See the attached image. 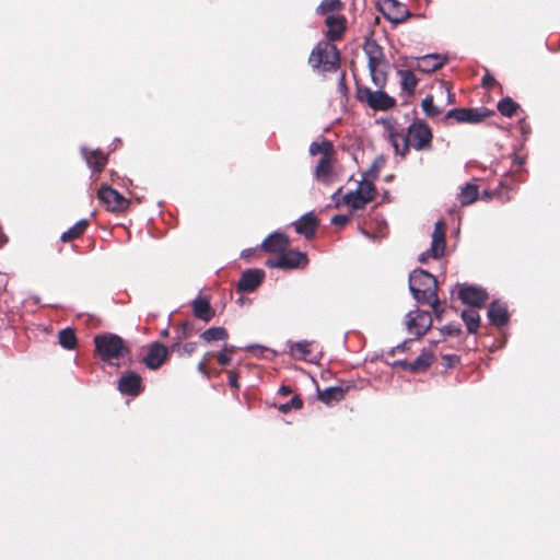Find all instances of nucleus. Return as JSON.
<instances>
[{"mask_svg": "<svg viewBox=\"0 0 560 560\" xmlns=\"http://www.w3.org/2000/svg\"><path fill=\"white\" fill-rule=\"evenodd\" d=\"M409 291L419 304H427L438 295V280L429 271L418 268L409 275Z\"/></svg>", "mask_w": 560, "mask_h": 560, "instance_id": "f257e3e1", "label": "nucleus"}, {"mask_svg": "<svg viewBox=\"0 0 560 560\" xmlns=\"http://www.w3.org/2000/svg\"><path fill=\"white\" fill-rule=\"evenodd\" d=\"M95 352L102 361L112 364L114 360H119L130 350L125 340L118 335L105 332L94 337Z\"/></svg>", "mask_w": 560, "mask_h": 560, "instance_id": "f03ea898", "label": "nucleus"}, {"mask_svg": "<svg viewBox=\"0 0 560 560\" xmlns=\"http://www.w3.org/2000/svg\"><path fill=\"white\" fill-rule=\"evenodd\" d=\"M308 62L316 71L332 72L339 67L340 55L332 43L319 42L312 50Z\"/></svg>", "mask_w": 560, "mask_h": 560, "instance_id": "7ed1b4c3", "label": "nucleus"}, {"mask_svg": "<svg viewBox=\"0 0 560 560\" xmlns=\"http://www.w3.org/2000/svg\"><path fill=\"white\" fill-rule=\"evenodd\" d=\"M357 98L375 112L389 110L396 105V100L388 95L384 89L373 91L368 86H359L357 89Z\"/></svg>", "mask_w": 560, "mask_h": 560, "instance_id": "20e7f679", "label": "nucleus"}, {"mask_svg": "<svg viewBox=\"0 0 560 560\" xmlns=\"http://www.w3.org/2000/svg\"><path fill=\"white\" fill-rule=\"evenodd\" d=\"M494 112L487 107H462L452 108L443 117V122H447L448 119L453 118L456 122L460 124H479L485 118L493 115Z\"/></svg>", "mask_w": 560, "mask_h": 560, "instance_id": "39448f33", "label": "nucleus"}, {"mask_svg": "<svg viewBox=\"0 0 560 560\" xmlns=\"http://www.w3.org/2000/svg\"><path fill=\"white\" fill-rule=\"evenodd\" d=\"M432 138V130L423 120H415L408 127L406 139L417 151L431 148Z\"/></svg>", "mask_w": 560, "mask_h": 560, "instance_id": "423d86ee", "label": "nucleus"}, {"mask_svg": "<svg viewBox=\"0 0 560 560\" xmlns=\"http://www.w3.org/2000/svg\"><path fill=\"white\" fill-rule=\"evenodd\" d=\"M100 201L105 206L106 210L113 213H124L130 206V200L125 198L116 189L108 185H102L97 191Z\"/></svg>", "mask_w": 560, "mask_h": 560, "instance_id": "0eeeda50", "label": "nucleus"}, {"mask_svg": "<svg viewBox=\"0 0 560 560\" xmlns=\"http://www.w3.org/2000/svg\"><path fill=\"white\" fill-rule=\"evenodd\" d=\"M290 238L282 233V270L283 269H304L308 265L307 254L296 249L289 248Z\"/></svg>", "mask_w": 560, "mask_h": 560, "instance_id": "6e6552de", "label": "nucleus"}, {"mask_svg": "<svg viewBox=\"0 0 560 560\" xmlns=\"http://www.w3.org/2000/svg\"><path fill=\"white\" fill-rule=\"evenodd\" d=\"M407 329L417 338L423 336L432 325L431 314L428 311L416 308L407 314Z\"/></svg>", "mask_w": 560, "mask_h": 560, "instance_id": "1a4fd4ad", "label": "nucleus"}, {"mask_svg": "<svg viewBox=\"0 0 560 560\" xmlns=\"http://www.w3.org/2000/svg\"><path fill=\"white\" fill-rule=\"evenodd\" d=\"M378 7L383 16L394 24L402 23L410 16L406 4L398 0H381Z\"/></svg>", "mask_w": 560, "mask_h": 560, "instance_id": "9d476101", "label": "nucleus"}, {"mask_svg": "<svg viewBox=\"0 0 560 560\" xmlns=\"http://www.w3.org/2000/svg\"><path fill=\"white\" fill-rule=\"evenodd\" d=\"M458 298L459 300L474 308L483 306L488 299V293L485 289L472 284H459Z\"/></svg>", "mask_w": 560, "mask_h": 560, "instance_id": "9b49d317", "label": "nucleus"}, {"mask_svg": "<svg viewBox=\"0 0 560 560\" xmlns=\"http://www.w3.org/2000/svg\"><path fill=\"white\" fill-rule=\"evenodd\" d=\"M168 357V348L155 341L150 343L148 353L142 361L148 369L158 370L167 361Z\"/></svg>", "mask_w": 560, "mask_h": 560, "instance_id": "f8f14e48", "label": "nucleus"}, {"mask_svg": "<svg viewBox=\"0 0 560 560\" xmlns=\"http://www.w3.org/2000/svg\"><path fill=\"white\" fill-rule=\"evenodd\" d=\"M318 224V219L310 211L291 222L290 225L293 226L298 234L304 236L306 240H312L316 234Z\"/></svg>", "mask_w": 560, "mask_h": 560, "instance_id": "ddd939ff", "label": "nucleus"}, {"mask_svg": "<svg viewBox=\"0 0 560 560\" xmlns=\"http://www.w3.org/2000/svg\"><path fill=\"white\" fill-rule=\"evenodd\" d=\"M142 378L135 372H128L118 381V390L122 395L138 396L143 392Z\"/></svg>", "mask_w": 560, "mask_h": 560, "instance_id": "4468645a", "label": "nucleus"}, {"mask_svg": "<svg viewBox=\"0 0 560 560\" xmlns=\"http://www.w3.org/2000/svg\"><path fill=\"white\" fill-rule=\"evenodd\" d=\"M80 152L93 174H100L104 171L108 156L101 149L81 148Z\"/></svg>", "mask_w": 560, "mask_h": 560, "instance_id": "2eb2a0df", "label": "nucleus"}, {"mask_svg": "<svg viewBox=\"0 0 560 560\" xmlns=\"http://www.w3.org/2000/svg\"><path fill=\"white\" fill-rule=\"evenodd\" d=\"M314 179L323 185H330L334 182V156H320L313 171Z\"/></svg>", "mask_w": 560, "mask_h": 560, "instance_id": "dca6fc26", "label": "nucleus"}, {"mask_svg": "<svg viewBox=\"0 0 560 560\" xmlns=\"http://www.w3.org/2000/svg\"><path fill=\"white\" fill-rule=\"evenodd\" d=\"M264 278L262 270L247 269L241 275L236 289L238 292H253L261 284Z\"/></svg>", "mask_w": 560, "mask_h": 560, "instance_id": "f3484780", "label": "nucleus"}, {"mask_svg": "<svg viewBox=\"0 0 560 560\" xmlns=\"http://www.w3.org/2000/svg\"><path fill=\"white\" fill-rule=\"evenodd\" d=\"M487 316L491 325L499 328L505 326L510 320L508 305L499 300L492 301L488 307Z\"/></svg>", "mask_w": 560, "mask_h": 560, "instance_id": "a211bd4d", "label": "nucleus"}, {"mask_svg": "<svg viewBox=\"0 0 560 560\" xmlns=\"http://www.w3.org/2000/svg\"><path fill=\"white\" fill-rule=\"evenodd\" d=\"M446 61L447 58L445 56H441L439 54H430L417 58L416 68L421 72L430 73L441 68Z\"/></svg>", "mask_w": 560, "mask_h": 560, "instance_id": "6ab92c4d", "label": "nucleus"}, {"mask_svg": "<svg viewBox=\"0 0 560 560\" xmlns=\"http://www.w3.org/2000/svg\"><path fill=\"white\" fill-rule=\"evenodd\" d=\"M328 27L326 36L330 42L339 40L346 30L345 18L340 15H328L325 20Z\"/></svg>", "mask_w": 560, "mask_h": 560, "instance_id": "aec40b11", "label": "nucleus"}, {"mask_svg": "<svg viewBox=\"0 0 560 560\" xmlns=\"http://www.w3.org/2000/svg\"><path fill=\"white\" fill-rule=\"evenodd\" d=\"M445 246H446V241H445V232H444V222L439 220L434 224L430 252L434 253V254H444Z\"/></svg>", "mask_w": 560, "mask_h": 560, "instance_id": "412c9836", "label": "nucleus"}, {"mask_svg": "<svg viewBox=\"0 0 560 560\" xmlns=\"http://www.w3.org/2000/svg\"><path fill=\"white\" fill-rule=\"evenodd\" d=\"M192 313L195 317L205 322H210L214 317V311L210 305V302L205 298H198L192 301Z\"/></svg>", "mask_w": 560, "mask_h": 560, "instance_id": "4be33fe9", "label": "nucleus"}, {"mask_svg": "<svg viewBox=\"0 0 560 560\" xmlns=\"http://www.w3.org/2000/svg\"><path fill=\"white\" fill-rule=\"evenodd\" d=\"M363 50L368 57V66L380 65L384 59L382 47L372 38H366Z\"/></svg>", "mask_w": 560, "mask_h": 560, "instance_id": "5701e85b", "label": "nucleus"}, {"mask_svg": "<svg viewBox=\"0 0 560 560\" xmlns=\"http://www.w3.org/2000/svg\"><path fill=\"white\" fill-rule=\"evenodd\" d=\"M90 222L88 219L79 220L73 226L63 232L60 236L62 243H69L80 238L88 230Z\"/></svg>", "mask_w": 560, "mask_h": 560, "instance_id": "b1692460", "label": "nucleus"}, {"mask_svg": "<svg viewBox=\"0 0 560 560\" xmlns=\"http://www.w3.org/2000/svg\"><path fill=\"white\" fill-rule=\"evenodd\" d=\"M308 152L312 156L320 154L322 156L328 158L335 155V147L334 143L326 139L322 138L320 141H313L310 144Z\"/></svg>", "mask_w": 560, "mask_h": 560, "instance_id": "393cba45", "label": "nucleus"}, {"mask_svg": "<svg viewBox=\"0 0 560 560\" xmlns=\"http://www.w3.org/2000/svg\"><path fill=\"white\" fill-rule=\"evenodd\" d=\"M346 389L340 386H330L318 393V399L326 405L338 402L345 398Z\"/></svg>", "mask_w": 560, "mask_h": 560, "instance_id": "a878e982", "label": "nucleus"}, {"mask_svg": "<svg viewBox=\"0 0 560 560\" xmlns=\"http://www.w3.org/2000/svg\"><path fill=\"white\" fill-rule=\"evenodd\" d=\"M460 317L469 334H477L480 325V316L476 310H464Z\"/></svg>", "mask_w": 560, "mask_h": 560, "instance_id": "bb28decb", "label": "nucleus"}, {"mask_svg": "<svg viewBox=\"0 0 560 560\" xmlns=\"http://www.w3.org/2000/svg\"><path fill=\"white\" fill-rule=\"evenodd\" d=\"M397 74L400 77V86L404 92L409 95L413 94L418 84V80L411 70H398Z\"/></svg>", "mask_w": 560, "mask_h": 560, "instance_id": "cd10ccee", "label": "nucleus"}, {"mask_svg": "<svg viewBox=\"0 0 560 560\" xmlns=\"http://www.w3.org/2000/svg\"><path fill=\"white\" fill-rule=\"evenodd\" d=\"M478 187L475 184H466L458 194V200L462 206H468L478 199Z\"/></svg>", "mask_w": 560, "mask_h": 560, "instance_id": "c85d7f7f", "label": "nucleus"}, {"mask_svg": "<svg viewBox=\"0 0 560 560\" xmlns=\"http://www.w3.org/2000/svg\"><path fill=\"white\" fill-rule=\"evenodd\" d=\"M434 361V357L431 352L422 351L417 359L410 363L409 371L410 372H420L428 370Z\"/></svg>", "mask_w": 560, "mask_h": 560, "instance_id": "c756f323", "label": "nucleus"}, {"mask_svg": "<svg viewBox=\"0 0 560 560\" xmlns=\"http://www.w3.org/2000/svg\"><path fill=\"white\" fill-rule=\"evenodd\" d=\"M287 345L289 347L290 354L299 360L305 359L306 355L311 352V343L306 340L296 342L288 341Z\"/></svg>", "mask_w": 560, "mask_h": 560, "instance_id": "7c9ffc66", "label": "nucleus"}, {"mask_svg": "<svg viewBox=\"0 0 560 560\" xmlns=\"http://www.w3.org/2000/svg\"><path fill=\"white\" fill-rule=\"evenodd\" d=\"M58 340L62 348L73 350L77 347L78 339L72 328L61 329L58 334Z\"/></svg>", "mask_w": 560, "mask_h": 560, "instance_id": "2f4dec72", "label": "nucleus"}, {"mask_svg": "<svg viewBox=\"0 0 560 560\" xmlns=\"http://www.w3.org/2000/svg\"><path fill=\"white\" fill-rule=\"evenodd\" d=\"M201 339L205 340L207 343L219 341V340H226L229 338L228 330L224 327H211L205 330L200 335Z\"/></svg>", "mask_w": 560, "mask_h": 560, "instance_id": "473e14b6", "label": "nucleus"}, {"mask_svg": "<svg viewBox=\"0 0 560 560\" xmlns=\"http://www.w3.org/2000/svg\"><path fill=\"white\" fill-rule=\"evenodd\" d=\"M266 253L280 254V231L272 232L260 245Z\"/></svg>", "mask_w": 560, "mask_h": 560, "instance_id": "72a5a7b5", "label": "nucleus"}, {"mask_svg": "<svg viewBox=\"0 0 560 560\" xmlns=\"http://www.w3.org/2000/svg\"><path fill=\"white\" fill-rule=\"evenodd\" d=\"M389 139L397 154L405 156L409 152V143L405 136H401L397 132H392L389 135Z\"/></svg>", "mask_w": 560, "mask_h": 560, "instance_id": "f704fd0d", "label": "nucleus"}, {"mask_svg": "<svg viewBox=\"0 0 560 560\" xmlns=\"http://www.w3.org/2000/svg\"><path fill=\"white\" fill-rule=\"evenodd\" d=\"M518 107L520 105L509 96L500 100L497 105V108L500 112V114L505 117H512Z\"/></svg>", "mask_w": 560, "mask_h": 560, "instance_id": "c9c22d12", "label": "nucleus"}, {"mask_svg": "<svg viewBox=\"0 0 560 560\" xmlns=\"http://www.w3.org/2000/svg\"><path fill=\"white\" fill-rule=\"evenodd\" d=\"M421 107L428 117H436L442 113V108L434 104L433 96L428 94L421 102Z\"/></svg>", "mask_w": 560, "mask_h": 560, "instance_id": "e433bc0d", "label": "nucleus"}, {"mask_svg": "<svg viewBox=\"0 0 560 560\" xmlns=\"http://www.w3.org/2000/svg\"><path fill=\"white\" fill-rule=\"evenodd\" d=\"M378 65L368 66L371 74V80L374 85L378 89H384L387 82L386 72L377 69Z\"/></svg>", "mask_w": 560, "mask_h": 560, "instance_id": "4c0bfd02", "label": "nucleus"}, {"mask_svg": "<svg viewBox=\"0 0 560 560\" xmlns=\"http://www.w3.org/2000/svg\"><path fill=\"white\" fill-rule=\"evenodd\" d=\"M342 8L340 0H323L316 8V13L319 15L327 14L329 12L338 11Z\"/></svg>", "mask_w": 560, "mask_h": 560, "instance_id": "58836bf2", "label": "nucleus"}, {"mask_svg": "<svg viewBox=\"0 0 560 560\" xmlns=\"http://www.w3.org/2000/svg\"><path fill=\"white\" fill-rule=\"evenodd\" d=\"M176 334H177L176 339L177 340H183V339H186V338L191 337L192 335H195L196 334V329H195L192 323H190V322H183V323H180V324H178L176 326Z\"/></svg>", "mask_w": 560, "mask_h": 560, "instance_id": "ea45409f", "label": "nucleus"}, {"mask_svg": "<svg viewBox=\"0 0 560 560\" xmlns=\"http://www.w3.org/2000/svg\"><path fill=\"white\" fill-rule=\"evenodd\" d=\"M235 352L234 346L225 345L218 354H214V357L218 360V363L222 366L229 365L232 361V354Z\"/></svg>", "mask_w": 560, "mask_h": 560, "instance_id": "a19ab883", "label": "nucleus"}, {"mask_svg": "<svg viewBox=\"0 0 560 560\" xmlns=\"http://www.w3.org/2000/svg\"><path fill=\"white\" fill-rule=\"evenodd\" d=\"M352 209L359 210L363 209L366 203L372 201V196H368L365 198L362 192H360V189L352 190Z\"/></svg>", "mask_w": 560, "mask_h": 560, "instance_id": "79ce46f5", "label": "nucleus"}, {"mask_svg": "<svg viewBox=\"0 0 560 560\" xmlns=\"http://www.w3.org/2000/svg\"><path fill=\"white\" fill-rule=\"evenodd\" d=\"M357 189H360V192H362L365 198H368V196H372V200L374 199L375 187L371 179L363 177Z\"/></svg>", "mask_w": 560, "mask_h": 560, "instance_id": "37998d69", "label": "nucleus"}, {"mask_svg": "<svg viewBox=\"0 0 560 560\" xmlns=\"http://www.w3.org/2000/svg\"><path fill=\"white\" fill-rule=\"evenodd\" d=\"M180 340H178L177 342H175L173 346H172V350H176L179 354H187V355H191L196 348H197V343L196 342H186L185 345H180L179 343Z\"/></svg>", "mask_w": 560, "mask_h": 560, "instance_id": "c03bdc74", "label": "nucleus"}, {"mask_svg": "<svg viewBox=\"0 0 560 560\" xmlns=\"http://www.w3.org/2000/svg\"><path fill=\"white\" fill-rule=\"evenodd\" d=\"M442 336L457 337L462 332V327L458 323H450L440 329Z\"/></svg>", "mask_w": 560, "mask_h": 560, "instance_id": "a18cd8bd", "label": "nucleus"}, {"mask_svg": "<svg viewBox=\"0 0 560 560\" xmlns=\"http://www.w3.org/2000/svg\"><path fill=\"white\" fill-rule=\"evenodd\" d=\"M427 304H430L432 307V312L436 319L441 320L444 313V307L441 305L439 296L435 295L432 300L428 301Z\"/></svg>", "mask_w": 560, "mask_h": 560, "instance_id": "49530a36", "label": "nucleus"}, {"mask_svg": "<svg viewBox=\"0 0 560 560\" xmlns=\"http://www.w3.org/2000/svg\"><path fill=\"white\" fill-rule=\"evenodd\" d=\"M302 399L299 396H294L289 401L282 402V413H287L291 409H300L302 408Z\"/></svg>", "mask_w": 560, "mask_h": 560, "instance_id": "de8ad7c7", "label": "nucleus"}, {"mask_svg": "<svg viewBox=\"0 0 560 560\" xmlns=\"http://www.w3.org/2000/svg\"><path fill=\"white\" fill-rule=\"evenodd\" d=\"M214 357V352H207L203 357V359L198 363V371L202 373L206 376H209L208 365L207 362L210 358Z\"/></svg>", "mask_w": 560, "mask_h": 560, "instance_id": "09e8293b", "label": "nucleus"}, {"mask_svg": "<svg viewBox=\"0 0 560 560\" xmlns=\"http://www.w3.org/2000/svg\"><path fill=\"white\" fill-rule=\"evenodd\" d=\"M350 220V217L347 214H336L331 218V224L336 226H345Z\"/></svg>", "mask_w": 560, "mask_h": 560, "instance_id": "8fccbe9b", "label": "nucleus"}, {"mask_svg": "<svg viewBox=\"0 0 560 560\" xmlns=\"http://www.w3.org/2000/svg\"><path fill=\"white\" fill-rule=\"evenodd\" d=\"M444 254H434V253H431L430 252V248L427 249L425 252H423L422 254L419 255V258L418 260L421 262V264H425L430 258H433V259H439L443 256Z\"/></svg>", "mask_w": 560, "mask_h": 560, "instance_id": "3c124183", "label": "nucleus"}, {"mask_svg": "<svg viewBox=\"0 0 560 560\" xmlns=\"http://www.w3.org/2000/svg\"><path fill=\"white\" fill-rule=\"evenodd\" d=\"M442 360L443 364L447 368H452L459 362V358L456 354H444Z\"/></svg>", "mask_w": 560, "mask_h": 560, "instance_id": "603ef678", "label": "nucleus"}, {"mask_svg": "<svg viewBox=\"0 0 560 560\" xmlns=\"http://www.w3.org/2000/svg\"><path fill=\"white\" fill-rule=\"evenodd\" d=\"M378 175V168L376 165V162H374L371 167L363 174V177H366V179H371L374 182L377 178Z\"/></svg>", "mask_w": 560, "mask_h": 560, "instance_id": "864d4df0", "label": "nucleus"}, {"mask_svg": "<svg viewBox=\"0 0 560 560\" xmlns=\"http://www.w3.org/2000/svg\"><path fill=\"white\" fill-rule=\"evenodd\" d=\"M228 375H229V385L234 388V389H238L240 385H238V373L234 370H231L228 372Z\"/></svg>", "mask_w": 560, "mask_h": 560, "instance_id": "5fc2aeb1", "label": "nucleus"}, {"mask_svg": "<svg viewBox=\"0 0 560 560\" xmlns=\"http://www.w3.org/2000/svg\"><path fill=\"white\" fill-rule=\"evenodd\" d=\"M338 91L342 95H347L348 88H347L346 82H345V73H340V77H339V80H338Z\"/></svg>", "mask_w": 560, "mask_h": 560, "instance_id": "6e6d98bb", "label": "nucleus"}, {"mask_svg": "<svg viewBox=\"0 0 560 560\" xmlns=\"http://www.w3.org/2000/svg\"><path fill=\"white\" fill-rule=\"evenodd\" d=\"M266 265L272 268H280V254H277L276 257L268 259Z\"/></svg>", "mask_w": 560, "mask_h": 560, "instance_id": "4d7b16f0", "label": "nucleus"}, {"mask_svg": "<svg viewBox=\"0 0 560 560\" xmlns=\"http://www.w3.org/2000/svg\"><path fill=\"white\" fill-rule=\"evenodd\" d=\"M409 340H405L402 341L401 343H399L397 347L393 348L390 351H389V354L393 355L396 351H406L407 350V343H408Z\"/></svg>", "mask_w": 560, "mask_h": 560, "instance_id": "13d9d810", "label": "nucleus"}, {"mask_svg": "<svg viewBox=\"0 0 560 560\" xmlns=\"http://www.w3.org/2000/svg\"><path fill=\"white\" fill-rule=\"evenodd\" d=\"M394 368H401L404 370H409L410 363L406 360H397L392 364Z\"/></svg>", "mask_w": 560, "mask_h": 560, "instance_id": "bf43d9fd", "label": "nucleus"}, {"mask_svg": "<svg viewBox=\"0 0 560 560\" xmlns=\"http://www.w3.org/2000/svg\"><path fill=\"white\" fill-rule=\"evenodd\" d=\"M261 354L266 359H272V358H275L277 355V352L271 350V349L262 348L261 349Z\"/></svg>", "mask_w": 560, "mask_h": 560, "instance_id": "052dcab7", "label": "nucleus"}, {"mask_svg": "<svg viewBox=\"0 0 560 560\" xmlns=\"http://www.w3.org/2000/svg\"><path fill=\"white\" fill-rule=\"evenodd\" d=\"M494 81H495V80H494V78H493V77H491L490 74H486V75L482 78V85H483L485 88H490V86H491V84H493V83H494Z\"/></svg>", "mask_w": 560, "mask_h": 560, "instance_id": "680f3d73", "label": "nucleus"}, {"mask_svg": "<svg viewBox=\"0 0 560 560\" xmlns=\"http://www.w3.org/2000/svg\"><path fill=\"white\" fill-rule=\"evenodd\" d=\"M352 190H350L342 197V202L352 208Z\"/></svg>", "mask_w": 560, "mask_h": 560, "instance_id": "e2e57ef3", "label": "nucleus"}, {"mask_svg": "<svg viewBox=\"0 0 560 560\" xmlns=\"http://www.w3.org/2000/svg\"><path fill=\"white\" fill-rule=\"evenodd\" d=\"M291 394V388L289 386L282 385V397L289 396Z\"/></svg>", "mask_w": 560, "mask_h": 560, "instance_id": "0e129e2a", "label": "nucleus"}, {"mask_svg": "<svg viewBox=\"0 0 560 560\" xmlns=\"http://www.w3.org/2000/svg\"><path fill=\"white\" fill-rule=\"evenodd\" d=\"M515 162H516V164H517V165H520V166H521V165L524 163V159H523V158H521V156H516V158H515Z\"/></svg>", "mask_w": 560, "mask_h": 560, "instance_id": "69168bd1", "label": "nucleus"}, {"mask_svg": "<svg viewBox=\"0 0 560 560\" xmlns=\"http://www.w3.org/2000/svg\"><path fill=\"white\" fill-rule=\"evenodd\" d=\"M447 102H454V96L452 94L448 93V96H447Z\"/></svg>", "mask_w": 560, "mask_h": 560, "instance_id": "338daca9", "label": "nucleus"}, {"mask_svg": "<svg viewBox=\"0 0 560 560\" xmlns=\"http://www.w3.org/2000/svg\"><path fill=\"white\" fill-rule=\"evenodd\" d=\"M161 335H162L163 337H166V336L168 335V330H167V329L163 330V331L161 332Z\"/></svg>", "mask_w": 560, "mask_h": 560, "instance_id": "774afa93", "label": "nucleus"}]
</instances>
